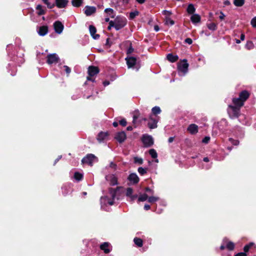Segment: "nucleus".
<instances>
[{"mask_svg": "<svg viewBox=\"0 0 256 256\" xmlns=\"http://www.w3.org/2000/svg\"><path fill=\"white\" fill-rule=\"evenodd\" d=\"M226 248L228 250H233L234 248V244L233 242L228 241L227 238L225 237L223 238L222 244L220 247V250H224Z\"/></svg>", "mask_w": 256, "mask_h": 256, "instance_id": "6", "label": "nucleus"}, {"mask_svg": "<svg viewBox=\"0 0 256 256\" xmlns=\"http://www.w3.org/2000/svg\"><path fill=\"white\" fill-rule=\"evenodd\" d=\"M229 142L234 146H238V145L240 142L238 140H234L232 138H228Z\"/></svg>", "mask_w": 256, "mask_h": 256, "instance_id": "50", "label": "nucleus"}, {"mask_svg": "<svg viewBox=\"0 0 256 256\" xmlns=\"http://www.w3.org/2000/svg\"><path fill=\"white\" fill-rule=\"evenodd\" d=\"M116 20V26L115 29L116 30H119L122 28L127 24V20L124 16H118L115 18Z\"/></svg>", "mask_w": 256, "mask_h": 256, "instance_id": "5", "label": "nucleus"}, {"mask_svg": "<svg viewBox=\"0 0 256 256\" xmlns=\"http://www.w3.org/2000/svg\"><path fill=\"white\" fill-rule=\"evenodd\" d=\"M104 12L111 18H114L116 12L111 8H106L104 10Z\"/></svg>", "mask_w": 256, "mask_h": 256, "instance_id": "32", "label": "nucleus"}, {"mask_svg": "<svg viewBox=\"0 0 256 256\" xmlns=\"http://www.w3.org/2000/svg\"><path fill=\"white\" fill-rule=\"evenodd\" d=\"M119 124L121 126H126V125L127 124V122L125 118H122L119 120Z\"/></svg>", "mask_w": 256, "mask_h": 256, "instance_id": "53", "label": "nucleus"}, {"mask_svg": "<svg viewBox=\"0 0 256 256\" xmlns=\"http://www.w3.org/2000/svg\"><path fill=\"white\" fill-rule=\"evenodd\" d=\"M134 49L132 46V44H130V47L128 48V49L126 50V54H130L134 52Z\"/></svg>", "mask_w": 256, "mask_h": 256, "instance_id": "55", "label": "nucleus"}, {"mask_svg": "<svg viewBox=\"0 0 256 256\" xmlns=\"http://www.w3.org/2000/svg\"><path fill=\"white\" fill-rule=\"evenodd\" d=\"M186 12L190 14H194L196 12V8L192 4H188L186 8Z\"/></svg>", "mask_w": 256, "mask_h": 256, "instance_id": "31", "label": "nucleus"}, {"mask_svg": "<svg viewBox=\"0 0 256 256\" xmlns=\"http://www.w3.org/2000/svg\"><path fill=\"white\" fill-rule=\"evenodd\" d=\"M149 154L150 155L152 158H156L158 157V154L156 150L154 149H150L149 150Z\"/></svg>", "mask_w": 256, "mask_h": 256, "instance_id": "45", "label": "nucleus"}, {"mask_svg": "<svg viewBox=\"0 0 256 256\" xmlns=\"http://www.w3.org/2000/svg\"><path fill=\"white\" fill-rule=\"evenodd\" d=\"M245 0H234L233 3L236 6L240 7L244 4Z\"/></svg>", "mask_w": 256, "mask_h": 256, "instance_id": "41", "label": "nucleus"}, {"mask_svg": "<svg viewBox=\"0 0 256 256\" xmlns=\"http://www.w3.org/2000/svg\"><path fill=\"white\" fill-rule=\"evenodd\" d=\"M208 28L212 31H215L217 29V24L214 22L206 24Z\"/></svg>", "mask_w": 256, "mask_h": 256, "instance_id": "37", "label": "nucleus"}, {"mask_svg": "<svg viewBox=\"0 0 256 256\" xmlns=\"http://www.w3.org/2000/svg\"><path fill=\"white\" fill-rule=\"evenodd\" d=\"M146 170H147V168H144L142 167H139L138 169V173L141 176H144L147 173Z\"/></svg>", "mask_w": 256, "mask_h": 256, "instance_id": "47", "label": "nucleus"}, {"mask_svg": "<svg viewBox=\"0 0 256 256\" xmlns=\"http://www.w3.org/2000/svg\"><path fill=\"white\" fill-rule=\"evenodd\" d=\"M83 10L86 16H90L96 12V8L94 6H86Z\"/></svg>", "mask_w": 256, "mask_h": 256, "instance_id": "16", "label": "nucleus"}, {"mask_svg": "<svg viewBox=\"0 0 256 256\" xmlns=\"http://www.w3.org/2000/svg\"><path fill=\"white\" fill-rule=\"evenodd\" d=\"M108 132H100L98 134L96 139L100 142H102L106 138V137H108Z\"/></svg>", "mask_w": 256, "mask_h": 256, "instance_id": "24", "label": "nucleus"}, {"mask_svg": "<svg viewBox=\"0 0 256 256\" xmlns=\"http://www.w3.org/2000/svg\"><path fill=\"white\" fill-rule=\"evenodd\" d=\"M240 108L232 106V104L228 105L227 110L230 117L231 118H238L240 113Z\"/></svg>", "mask_w": 256, "mask_h": 256, "instance_id": "3", "label": "nucleus"}, {"mask_svg": "<svg viewBox=\"0 0 256 256\" xmlns=\"http://www.w3.org/2000/svg\"><path fill=\"white\" fill-rule=\"evenodd\" d=\"M133 194V190L132 188H128L126 189V196L130 197Z\"/></svg>", "mask_w": 256, "mask_h": 256, "instance_id": "51", "label": "nucleus"}, {"mask_svg": "<svg viewBox=\"0 0 256 256\" xmlns=\"http://www.w3.org/2000/svg\"><path fill=\"white\" fill-rule=\"evenodd\" d=\"M188 131L192 134H194L198 132V126L194 124H190L187 128Z\"/></svg>", "mask_w": 256, "mask_h": 256, "instance_id": "21", "label": "nucleus"}, {"mask_svg": "<svg viewBox=\"0 0 256 256\" xmlns=\"http://www.w3.org/2000/svg\"><path fill=\"white\" fill-rule=\"evenodd\" d=\"M109 246H110V244L108 242H104V243H102V244H100V248L102 250H104V253L108 254L112 250V248L110 249V248H108Z\"/></svg>", "mask_w": 256, "mask_h": 256, "instance_id": "28", "label": "nucleus"}, {"mask_svg": "<svg viewBox=\"0 0 256 256\" xmlns=\"http://www.w3.org/2000/svg\"><path fill=\"white\" fill-rule=\"evenodd\" d=\"M166 58L169 62H174L178 60V55H174L172 53H170L167 54Z\"/></svg>", "mask_w": 256, "mask_h": 256, "instance_id": "30", "label": "nucleus"}, {"mask_svg": "<svg viewBox=\"0 0 256 256\" xmlns=\"http://www.w3.org/2000/svg\"><path fill=\"white\" fill-rule=\"evenodd\" d=\"M98 162V158L92 154H87L86 156L82 160V164H86L90 166H92L94 162Z\"/></svg>", "mask_w": 256, "mask_h": 256, "instance_id": "4", "label": "nucleus"}, {"mask_svg": "<svg viewBox=\"0 0 256 256\" xmlns=\"http://www.w3.org/2000/svg\"><path fill=\"white\" fill-rule=\"evenodd\" d=\"M106 179L109 182L110 184L112 186H114L118 184V178L114 174H110L106 176Z\"/></svg>", "mask_w": 256, "mask_h": 256, "instance_id": "14", "label": "nucleus"}, {"mask_svg": "<svg viewBox=\"0 0 256 256\" xmlns=\"http://www.w3.org/2000/svg\"><path fill=\"white\" fill-rule=\"evenodd\" d=\"M174 21L171 19L170 16H166L164 18V24L166 25L172 26L174 24Z\"/></svg>", "mask_w": 256, "mask_h": 256, "instance_id": "33", "label": "nucleus"}, {"mask_svg": "<svg viewBox=\"0 0 256 256\" xmlns=\"http://www.w3.org/2000/svg\"><path fill=\"white\" fill-rule=\"evenodd\" d=\"M254 245V243L252 242H250L248 243V244H246V246H244V252H245L246 254V252H248L249 251V250L251 248V247Z\"/></svg>", "mask_w": 256, "mask_h": 256, "instance_id": "42", "label": "nucleus"}, {"mask_svg": "<svg viewBox=\"0 0 256 256\" xmlns=\"http://www.w3.org/2000/svg\"><path fill=\"white\" fill-rule=\"evenodd\" d=\"M148 196L146 194H141L140 196L138 198V202H144L148 200Z\"/></svg>", "mask_w": 256, "mask_h": 256, "instance_id": "46", "label": "nucleus"}, {"mask_svg": "<svg viewBox=\"0 0 256 256\" xmlns=\"http://www.w3.org/2000/svg\"><path fill=\"white\" fill-rule=\"evenodd\" d=\"M74 178L78 182H80L83 178V174L78 172H76L74 174Z\"/></svg>", "mask_w": 256, "mask_h": 256, "instance_id": "36", "label": "nucleus"}, {"mask_svg": "<svg viewBox=\"0 0 256 256\" xmlns=\"http://www.w3.org/2000/svg\"><path fill=\"white\" fill-rule=\"evenodd\" d=\"M46 58V62L49 64L57 63L60 60V58L56 53L49 54Z\"/></svg>", "mask_w": 256, "mask_h": 256, "instance_id": "9", "label": "nucleus"}, {"mask_svg": "<svg viewBox=\"0 0 256 256\" xmlns=\"http://www.w3.org/2000/svg\"><path fill=\"white\" fill-rule=\"evenodd\" d=\"M37 32L40 36H44L48 32V26H40L37 29Z\"/></svg>", "mask_w": 256, "mask_h": 256, "instance_id": "20", "label": "nucleus"}, {"mask_svg": "<svg viewBox=\"0 0 256 256\" xmlns=\"http://www.w3.org/2000/svg\"><path fill=\"white\" fill-rule=\"evenodd\" d=\"M134 242L138 247H142L143 245L142 240L136 237L134 239Z\"/></svg>", "mask_w": 256, "mask_h": 256, "instance_id": "35", "label": "nucleus"}, {"mask_svg": "<svg viewBox=\"0 0 256 256\" xmlns=\"http://www.w3.org/2000/svg\"><path fill=\"white\" fill-rule=\"evenodd\" d=\"M62 194L64 196H66L72 191L70 184H65L62 187Z\"/></svg>", "mask_w": 256, "mask_h": 256, "instance_id": "26", "label": "nucleus"}, {"mask_svg": "<svg viewBox=\"0 0 256 256\" xmlns=\"http://www.w3.org/2000/svg\"><path fill=\"white\" fill-rule=\"evenodd\" d=\"M234 256H247V254L245 252H240L235 254Z\"/></svg>", "mask_w": 256, "mask_h": 256, "instance_id": "64", "label": "nucleus"}, {"mask_svg": "<svg viewBox=\"0 0 256 256\" xmlns=\"http://www.w3.org/2000/svg\"><path fill=\"white\" fill-rule=\"evenodd\" d=\"M220 131L224 132L228 126V122L226 119H222L217 124Z\"/></svg>", "mask_w": 256, "mask_h": 256, "instance_id": "18", "label": "nucleus"}, {"mask_svg": "<svg viewBox=\"0 0 256 256\" xmlns=\"http://www.w3.org/2000/svg\"><path fill=\"white\" fill-rule=\"evenodd\" d=\"M142 141L144 146L146 148L152 146L154 143V139L152 136L148 134H143L142 138Z\"/></svg>", "mask_w": 256, "mask_h": 256, "instance_id": "8", "label": "nucleus"}, {"mask_svg": "<svg viewBox=\"0 0 256 256\" xmlns=\"http://www.w3.org/2000/svg\"><path fill=\"white\" fill-rule=\"evenodd\" d=\"M12 46H10V45L7 46L6 50L8 55L10 57L11 60L15 62L16 64L20 66L24 62V59L22 56L18 57L16 56L13 55L11 52V50H12Z\"/></svg>", "mask_w": 256, "mask_h": 256, "instance_id": "1", "label": "nucleus"}, {"mask_svg": "<svg viewBox=\"0 0 256 256\" xmlns=\"http://www.w3.org/2000/svg\"><path fill=\"white\" fill-rule=\"evenodd\" d=\"M160 120L159 116H156V118H154L152 116H150L149 118V120L148 123V127L150 129H154L157 128L158 126V122Z\"/></svg>", "mask_w": 256, "mask_h": 256, "instance_id": "10", "label": "nucleus"}, {"mask_svg": "<svg viewBox=\"0 0 256 256\" xmlns=\"http://www.w3.org/2000/svg\"><path fill=\"white\" fill-rule=\"evenodd\" d=\"M120 186H118L115 188H108V192L112 197V199L113 200H114L116 198L117 192L120 190Z\"/></svg>", "mask_w": 256, "mask_h": 256, "instance_id": "25", "label": "nucleus"}, {"mask_svg": "<svg viewBox=\"0 0 256 256\" xmlns=\"http://www.w3.org/2000/svg\"><path fill=\"white\" fill-rule=\"evenodd\" d=\"M250 24L252 27L256 28V16L252 19Z\"/></svg>", "mask_w": 256, "mask_h": 256, "instance_id": "57", "label": "nucleus"}, {"mask_svg": "<svg viewBox=\"0 0 256 256\" xmlns=\"http://www.w3.org/2000/svg\"><path fill=\"white\" fill-rule=\"evenodd\" d=\"M37 10V14L38 16H41L45 14L46 11L43 9L42 6L40 4H38L36 7Z\"/></svg>", "mask_w": 256, "mask_h": 256, "instance_id": "34", "label": "nucleus"}, {"mask_svg": "<svg viewBox=\"0 0 256 256\" xmlns=\"http://www.w3.org/2000/svg\"><path fill=\"white\" fill-rule=\"evenodd\" d=\"M250 93L246 90H242L239 94V98L243 102L249 98Z\"/></svg>", "mask_w": 256, "mask_h": 256, "instance_id": "23", "label": "nucleus"}, {"mask_svg": "<svg viewBox=\"0 0 256 256\" xmlns=\"http://www.w3.org/2000/svg\"><path fill=\"white\" fill-rule=\"evenodd\" d=\"M184 42L188 44H191L192 43V40L190 38H186L184 40Z\"/></svg>", "mask_w": 256, "mask_h": 256, "instance_id": "61", "label": "nucleus"}, {"mask_svg": "<svg viewBox=\"0 0 256 256\" xmlns=\"http://www.w3.org/2000/svg\"><path fill=\"white\" fill-rule=\"evenodd\" d=\"M83 0H72V4L74 6L79 7L82 4Z\"/></svg>", "mask_w": 256, "mask_h": 256, "instance_id": "40", "label": "nucleus"}, {"mask_svg": "<svg viewBox=\"0 0 256 256\" xmlns=\"http://www.w3.org/2000/svg\"><path fill=\"white\" fill-rule=\"evenodd\" d=\"M138 14H139V12L138 10L131 12L130 13L129 19L131 20L134 19L136 16L138 15Z\"/></svg>", "mask_w": 256, "mask_h": 256, "instance_id": "44", "label": "nucleus"}, {"mask_svg": "<svg viewBox=\"0 0 256 256\" xmlns=\"http://www.w3.org/2000/svg\"><path fill=\"white\" fill-rule=\"evenodd\" d=\"M162 12V14L165 15L166 16H170L172 14V12L171 11L166 10H163Z\"/></svg>", "mask_w": 256, "mask_h": 256, "instance_id": "52", "label": "nucleus"}, {"mask_svg": "<svg viewBox=\"0 0 256 256\" xmlns=\"http://www.w3.org/2000/svg\"><path fill=\"white\" fill-rule=\"evenodd\" d=\"M109 26H112L115 28L116 20H110L109 22Z\"/></svg>", "mask_w": 256, "mask_h": 256, "instance_id": "62", "label": "nucleus"}, {"mask_svg": "<svg viewBox=\"0 0 256 256\" xmlns=\"http://www.w3.org/2000/svg\"><path fill=\"white\" fill-rule=\"evenodd\" d=\"M160 108L158 106H155L152 108V112L153 114L156 115L160 114L161 112Z\"/></svg>", "mask_w": 256, "mask_h": 256, "instance_id": "39", "label": "nucleus"}, {"mask_svg": "<svg viewBox=\"0 0 256 256\" xmlns=\"http://www.w3.org/2000/svg\"><path fill=\"white\" fill-rule=\"evenodd\" d=\"M159 198L157 196H151L148 197V200L149 202L152 203L158 201Z\"/></svg>", "mask_w": 256, "mask_h": 256, "instance_id": "48", "label": "nucleus"}, {"mask_svg": "<svg viewBox=\"0 0 256 256\" xmlns=\"http://www.w3.org/2000/svg\"><path fill=\"white\" fill-rule=\"evenodd\" d=\"M254 44L251 40H248L247 41L246 45H245V48L247 49L248 50H250L254 48Z\"/></svg>", "mask_w": 256, "mask_h": 256, "instance_id": "38", "label": "nucleus"}, {"mask_svg": "<svg viewBox=\"0 0 256 256\" xmlns=\"http://www.w3.org/2000/svg\"><path fill=\"white\" fill-rule=\"evenodd\" d=\"M188 64L186 59H184L182 64H178V71L180 76H184L188 72Z\"/></svg>", "mask_w": 256, "mask_h": 256, "instance_id": "2", "label": "nucleus"}, {"mask_svg": "<svg viewBox=\"0 0 256 256\" xmlns=\"http://www.w3.org/2000/svg\"><path fill=\"white\" fill-rule=\"evenodd\" d=\"M64 70L66 72V73L68 74H70V72H71V69L70 68H69L68 66H64Z\"/></svg>", "mask_w": 256, "mask_h": 256, "instance_id": "59", "label": "nucleus"}, {"mask_svg": "<svg viewBox=\"0 0 256 256\" xmlns=\"http://www.w3.org/2000/svg\"><path fill=\"white\" fill-rule=\"evenodd\" d=\"M210 140V137L208 136H206L204 138L202 139V142L204 144H208Z\"/></svg>", "mask_w": 256, "mask_h": 256, "instance_id": "56", "label": "nucleus"}, {"mask_svg": "<svg viewBox=\"0 0 256 256\" xmlns=\"http://www.w3.org/2000/svg\"><path fill=\"white\" fill-rule=\"evenodd\" d=\"M12 68V72L10 73V74L12 76H14L16 74V68L14 66H13Z\"/></svg>", "mask_w": 256, "mask_h": 256, "instance_id": "60", "label": "nucleus"}, {"mask_svg": "<svg viewBox=\"0 0 256 256\" xmlns=\"http://www.w3.org/2000/svg\"><path fill=\"white\" fill-rule=\"evenodd\" d=\"M134 162L139 164H142L143 163V160L142 158H138V156L134 157Z\"/></svg>", "mask_w": 256, "mask_h": 256, "instance_id": "49", "label": "nucleus"}, {"mask_svg": "<svg viewBox=\"0 0 256 256\" xmlns=\"http://www.w3.org/2000/svg\"><path fill=\"white\" fill-rule=\"evenodd\" d=\"M114 138L119 143H122L126 138V134L124 131L118 132L116 134Z\"/></svg>", "mask_w": 256, "mask_h": 256, "instance_id": "13", "label": "nucleus"}, {"mask_svg": "<svg viewBox=\"0 0 256 256\" xmlns=\"http://www.w3.org/2000/svg\"><path fill=\"white\" fill-rule=\"evenodd\" d=\"M89 31L91 36L94 40H98L100 38V34H96V29L94 26L90 25L89 26Z\"/></svg>", "mask_w": 256, "mask_h": 256, "instance_id": "19", "label": "nucleus"}, {"mask_svg": "<svg viewBox=\"0 0 256 256\" xmlns=\"http://www.w3.org/2000/svg\"><path fill=\"white\" fill-rule=\"evenodd\" d=\"M54 27L56 32L60 34L64 28V26L60 21L57 20L54 23Z\"/></svg>", "mask_w": 256, "mask_h": 256, "instance_id": "11", "label": "nucleus"}, {"mask_svg": "<svg viewBox=\"0 0 256 256\" xmlns=\"http://www.w3.org/2000/svg\"><path fill=\"white\" fill-rule=\"evenodd\" d=\"M190 20L193 24H196L200 22L201 20V18L198 14H192V16H191Z\"/></svg>", "mask_w": 256, "mask_h": 256, "instance_id": "29", "label": "nucleus"}, {"mask_svg": "<svg viewBox=\"0 0 256 256\" xmlns=\"http://www.w3.org/2000/svg\"><path fill=\"white\" fill-rule=\"evenodd\" d=\"M232 106L241 108L244 104L243 102L238 98H234L232 99Z\"/></svg>", "mask_w": 256, "mask_h": 256, "instance_id": "27", "label": "nucleus"}, {"mask_svg": "<svg viewBox=\"0 0 256 256\" xmlns=\"http://www.w3.org/2000/svg\"><path fill=\"white\" fill-rule=\"evenodd\" d=\"M128 180L130 184H136L139 182L140 178L138 175L136 173L134 172L129 174L128 178Z\"/></svg>", "mask_w": 256, "mask_h": 256, "instance_id": "12", "label": "nucleus"}, {"mask_svg": "<svg viewBox=\"0 0 256 256\" xmlns=\"http://www.w3.org/2000/svg\"><path fill=\"white\" fill-rule=\"evenodd\" d=\"M48 8H52L56 6V2L54 3H51L50 2L46 4Z\"/></svg>", "mask_w": 256, "mask_h": 256, "instance_id": "58", "label": "nucleus"}, {"mask_svg": "<svg viewBox=\"0 0 256 256\" xmlns=\"http://www.w3.org/2000/svg\"><path fill=\"white\" fill-rule=\"evenodd\" d=\"M110 38H107L105 44V45L107 46L108 48H110L112 45V42H110Z\"/></svg>", "mask_w": 256, "mask_h": 256, "instance_id": "63", "label": "nucleus"}, {"mask_svg": "<svg viewBox=\"0 0 256 256\" xmlns=\"http://www.w3.org/2000/svg\"><path fill=\"white\" fill-rule=\"evenodd\" d=\"M126 60L128 68H134L137 62L136 58L134 56L126 58Z\"/></svg>", "mask_w": 256, "mask_h": 256, "instance_id": "15", "label": "nucleus"}, {"mask_svg": "<svg viewBox=\"0 0 256 256\" xmlns=\"http://www.w3.org/2000/svg\"><path fill=\"white\" fill-rule=\"evenodd\" d=\"M145 192L150 194H154V190L150 188L149 187L145 188Z\"/></svg>", "mask_w": 256, "mask_h": 256, "instance_id": "54", "label": "nucleus"}, {"mask_svg": "<svg viewBox=\"0 0 256 256\" xmlns=\"http://www.w3.org/2000/svg\"><path fill=\"white\" fill-rule=\"evenodd\" d=\"M101 208L107 210L106 207L108 205L112 206L114 204V200L110 199L108 196H104L100 198Z\"/></svg>", "mask_w": 256, "mask_h": 256, "instance_id": "7", "label": "nucleus"}, {"mask_svg": "<svg viewBox=\"0 0 256 256\" xmlns=\"http://www.w3.org/2000/svg\"><path fill=\"white\" fill-rule=\"evenodd\" d=\"M100 70L98 67L91 66L88 68V73L90 76H94L98 74Z\"/></svg>", "mask_w": 256, "mask_h": 256, "instance_id": "17", "label": "nucleus"}, {"mask_svg": "<svg viewBox=\"0 0 256 256\" xmlns=\"http://www.w3.org/2000/svg\"><path fill=\"white\" fill-rule=\"evenodd\" d=\"M56 6L59 8H66L68 2V0H55Z\"/></svg>", "mask_w": 256, "mask_h": 256, "instance_id": "22", "label": "nucleus"}, {"mask_svg": "<svg viewBox=\"0 0 256 256\" xmlns=\"http://www.w3.org/2000/svg\"><path fill=\"white\" fill-rule=\"evenodd\" d=\"M94 240H90V241L88 242V246H93V248L92 249V252H94V251H96L97 248H98V245L96 244H94Z\"/></svg>", "mask_w": 256, "mask_h": 256, "instance_id": "43", "label": "nucleus"}]
</instances>
